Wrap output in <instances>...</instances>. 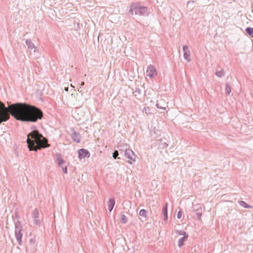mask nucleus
<instances>
[{"instance_id": "1", "label": "nucleus", "mask_w": 253, "mask_h": 253, "mask_svg": "<svg viewBox=\"0 0 253 253\" xmlns=\"http://www.w3.org/2000/svg\"><path fill=\"white\" fill-rule=\"evenodd\" d=\"M10 115L22 122L35 123L43 117L42 111L27 102L9 103L7 107L0 100V125L10 119Z\"/></svg>"}, {"instance_id": "2", "label": "nucleus", "mask_w": 253, "mask_h": 253, "mask_svg": "<svg viewBox=\"0 0 253 253\" xmlns=\"http://www.w3.org/2000/svg\"><path fill=\"white\" fill-rule=\"evenodd\" d=\"M26 142L28 148L30 151L37 152L38 150L49 148L50 144L48 139L43 136L38 129H35L27 135Z\"/></svg>"}, {"instance_id": "3", "label": "nucleus", "mask_w": 253, "mask_h": 253, "mask_svg": "<svg viewBox=\"0 0 253 253\" xmlns=\"http://www.w3.org/2000/svg\"><path fill=\"white\" fill-rule=\"evenodd\" d=\"M137 3V6L135 10V14L142 16H147L151 13V9L144 6L139 5L140 3Z\"/></svg>"}, {"instance_id": "4", "label": "nucleus", "mask_w": 253, "mask_h": 253, "mask_svg": "<svg viewBox=\"0 0 253 253\" xmlns=\"http://www.w3.org/2000/svg\"><path fill=\"white\" fill-rule=\"evenodd\" d=\"M56 162H57L58 166L59 167L61 168L62 170L64 173L67 174L68 171H67V166L65 165L66 163V161H64L62 158L61 155L60 154L57 153L56 154Z\"/></svg>"}, {"instance_id": "5", "label": "nucleus", "mask_w": 253, "mask_h": 253, "mask_svg": "<svg viewBox=\"0 0 253 253\" xmlns=\"http://www.w3.org/2000/svg\"><path fill=\"white\" fill-rule=\"evenodd\" d=\"M146 74L150 78L155 77L157 75L155 67L152 65H150L146 70Z\"/></svg>"}, {"instance_id": "6", "label": "nucleus", "mask_w": 253, "mask_h": 253, "mask_svg": "<svg viewBox=\"0 0 253 253\" xmlns=\"http://www.w3.org/2000/svg\"><path fill=\"white\" fill-rule=\"evenodd\" d=\"M89 152L85 149L81 148L78 150V158L82 159L85 158H89L90 157Z\"/></svg>"}, {"instance_id": "7", "label": "nucleus", "mask_w": 253, "mask_h": 253, "mask_svg": "<svg viewBox=\"0 0 253 253\" xmlns=\"http://www.w3.org/2000/svg\"><path fill=\"white\" fill-rule=\"evenodd\" d=\"M124 156L126 158L133 162L135 161L136 155L134 152L130 149H126L125 151Z\"/></svg>"}, {"instance_id": "8", "label": "nucleus", "mask_w": 253, "mask_h": 253, "mask_svg": "<svg viewBox=\"0 0 253 253\" xmlns=\"http://www.w3.org/2000/svg\"><path fill=\"white\" fill-rule=\"evenodd\" d=\"M23 229H16L15 230V236L16 239L19 245H21L22 243V238L23 237V234L22 231Z\"/></svg>"}, {"instance_id": "9", "label": "nucleus", "mask_w": 253, "mask_h": 253, "mask_svg": "<svg viewBox=\"0 0 253 253\" xmlns=\"http://www.w3.org/2000/svg\"><path fill=\"white\" fill-rule=\"evenodd\" d=\"M71 130L72 131L71 137L73 141L77 143H80L81 142V136L80 133L76 131L74 128H72Z\"/></svg>"}, {"instance_id": "10", "label": "nucleus", "mask_w": 253, "mask_h": 253, "mask_svg": "<svg viewBox=\"0 0 253 253\" xmlns=\"http://www.w3.org/2000/svg\"><path fill=\"white\" fill-rule=\"evenodd\" d=\"M168 203H166L163 207L162 209V214L164 216V220L167 221L168 218Z\"/></svg>"}, {"instance_id": "11", "label": "nucleus", "mask_w": 253, "mask_h": 253, "mask_svg": "<svg viewBox=\"0 0 253 253\" xmlns=\"http://www.w3.org/2000/svg\"><path fill=\"white\" fill-rule=\"evenodd\" d=\"M156 106L157 108L162 109L163 110H166V108L168 107V105L163 100L158 101Z\"/></svg>"}, {"instance_id": "12", "label": "nucleus", "mask_w": 253, "mask_h": 253, "mask_svg": "<svg viewBox=\"0 0 253 253\" xmlns=\"http://www.w3.org/2000/svg\"><path fill=\"white\" fill-rule=\"evenodd\" d=\"M26 44L27 45L28 48L32 49L34 48V52H35L37 51V47H36L34 43L32 42V40L29 39H27L26 41Z\"/></svg>"}, {"instance_id": "13", "label": "nucleus", "mask_w": 253, "mask_h": 253, "mask_svg": "<svg viewBox=\"0 0 253 253\" xmlns=\"http://www.w3.org/2000/svg\"><path fill=\"white\" fill-rule=\"evenodd\" d=\"M188 237V234H185L184 237H182L178 240V246L179 248H181L184 245V242L187 240Z\"/></svg>"}, {"instance_id": "14", "label": "nucleus", "mask_w": 253, "mask_h": 253, "mask_svg": "<svg viewBox=\"0 0 253 253\" xmlns=\"http://www.w3.org/2000/svg\"><path fill=\"white\" fill-rule=\"evenodd\" d=\"M115 204V200L114 198H111L109 199L108 202V210L111 212Z\"/></svg>"}, {"instance_id": "15", "label": "nucleus", "mask_w": 253, "mask_h": 253, "mask_svg": "<svg viewBox=\"0 0 253 253\" xmlns=\"http://www.w3.org/2000/svg\"><path fill=\"white\" fill-rule=\"evenodd\" d=\"M136 6H137V3H132L130 6V9L128 11V14L131 15H133V11L135 13V10L136 9Z\"/></svg>"}, {"instance_id": "16", "label": "nucleus", "mask_w": 253, "mask_h": 253, "mask_svg": "<svg viewBox=\"0 0 253 253\" xmlns=\"http://www.w3.org/2000/svg\"><path fill=\"white\" fill-rule=\"evenodd\" d=\"M139 215L144 218L145 220L147 218V211L145 209L141 210L139 212Z\"/></svg>"}, {"instance_id": "17", "label": "nucleus", "mask_w": 253, "mask_h": 253, "mask_svg": "<svg viewBox=\"0 0 253 253\" xmlns=\"http://www.w3.org/2000/svg\"><path fill=\"white\" fill-rule=\"evenodd\" d=\"M14 223L15 225V230L23 229L21 222L20 220H17L16 221H14Z\"/></svg>"}, {"instance_id": "18", "label": "nucleus", "mask_w": 253, "mask_h": 253, "mask_svg": "<svg viewBox=\"0 0 253 253\" xmlns=\"http://www.w3.org/2000/svg\"><path fill=\"white\" fill-rule=\"evenodd\" d=\"M183 56L185 60H186L188 62H190L191 59H190V51H187L184 52Z\"/></svg>"}, {"instance_id": "19", "label": "nucleus", "mask_w": 253, "mask_h": 253, "mask_svg": "<svg viewBox=\"0 0 253 253\" xmlns=\"http://www.w3.org/2000/svg\"><path fill=\"white\" fill-rule=\"evenodd\" d=\"M215 75L219 78H221L225 76V72L223 69H221L220 71H216L215 72Z\"/></svg>"}, {"instance_id": "20", "label": "nucleus", "mask_w": 253, "mask_h": 253, "mask_svg": "<svg viewBox=\"0 0 253 253\" xmlns=\"http://www.w3.org/2000/svg\"><path fill=\"white\" fill-rule=\"evenodd\" d=\"M245 31L251 37L253 38V28L247 27Z\"/></svg>"}, {"instance_id": "21", "label": "nucleus", "mask_w": 253, "mask_h": 253, "mask_svg": "<svg viewBox=\"0 0 253 253\" xmlns=\"http://www.w3.org/2000/svg\"><path fill=\"white\" fill-rule=\"evenodd\" d=\"M225 93L227 95H229L231 92V88L228 83L226 84V87L225 89Z\"/></svg>"}, {"instance_id": "22", "label": "nucleus", "mask_w": 253, "mask_h": 253, "mask_svg": "<svg viewBox=\"0 0 253 253\" xmlns=\"http://www.w3.org/2000/svg\"><path fill=\"white\" fill-rule=\"evenodd\" d=\"M239 204L242 207L245 208H250L252 206H250L248 204H247L245 201L241 200L239 201Z\"/></svg>"}, {"instance_id": "23", "label": "nucleus", "mask_w": 253, "mask_h": 253, "mask_svg": "<svg viewBox=\"0 0 253 253\" xmlns=\"http://www.w3.org/2000/svg\"><path fill=\"white\" fill-rule=\"evenodd\" d=\"M39 216V212L37 209H35L32 212V217L33 218H38Z\"/></svg>"}, {"instance_id": "24", "label": "nucleus", "mask_w": 253, "mask_h": 253, "mask_svg": "<svg viewBox=\"0 0 253 253\" xmlns=\"http://www.w3.org/2000/svg\"><path fill=\"white\" fill-rule=\"evenodd\" d=\"M127 217L124 214H122L121 217V222L123 224H126L127 222Z\"/></svg>"}, {"instance_id": "25", "label": "nucleus", "mask_w": 253, "mask_h": 253, "mask_svg": "<svg viewBox=\"0 0 253 253\" xmlns=\"http://www.w3.org/2000/svg\"><path fill=\"white\" fill-rule=\"evenodd\" d=\"M143 112H144L147 115L151 114V109L149 107H144V108L143 109Z\"/></svg>"}, {"instance_id": "26", "label": "nucleus", "mask_w": 253, "mask_h": 253, "mask_svg": "<svg viewBox=\"0 0 253 253\" xmlns=\"http://www.w3.org/2000/svg\"><path fill=\"white\" fill-rule=\"evenodd\" d=\"M119 154V152L117 150H115L114 152L112 154L113 158L114 159H120V157H118Z\"/></svg>"}, {"instance_id": "27", "label": "nucleus", "mask_w": 253, "mask_h": 253, "mask_svg": "<svg viewBox=\"0 0 253 253\" xmlns=\"http://www.w3.org/2000/svg\"><path fill=\"white\" fill-rule=\"evenodd\" d=\"M35 242H36V240H35V238L31 239L30 240V242H29L30 246H31V247H33L34 245V244H35Z\"/></svg>"}, {"instance_id": "28", "label": "nucleus", "mask_w": 253, "mask_h": 253, "mask_svg": "<svg viewBox=\"0 0 253 253\" xmlns=\"http://www.w3.org/2000/svg\"><path fill=\"white\" fill-rule=\"evenodd\" d=\"M176 232H178V234L179 235H183V237H184V235L188 234L184 231H182V230L177 231Z\"/></svg>"}, {"instance_id": "29", "label": "nucleus", "mask_w": 253, "mask_h": 253, "mask_svg": "<svg viewBox=\"0 0 253 253\" xmlns=\"http://www.w3.org/2000/svg\"><path fill=\"white\" fill-rule=\"evenodd\" d=\"M134 92L138 94L139 95H141V90L140 88L137 87L135 88V91L133 92V93H134Z\"/></svg>"}, {"instance_id": "30", "label": "nucleus", "mask_w": 253, "mask_h": 253, "mask_svg": "<svg viewBox=\"0 0 253 253\" xmlns=\"http://www.w3.org/2000/svg\"><path fill=\"white\" fill-rule=\"evenodd\" d=\"M34 222L35 224L39 225L41 224V221L38 218H34Z\"/></svg>"}, {"instance_id": "31", "label": "nucleus", "mask_w": 253, "mask_h": 253, "mask_svg": "<svg viewBox=\"0 0 253 253\" xmlns=\"http://www.w3.org/2000/svg\"><path fill=\"white\" fill-rule=\"evenodd\" d=\"M182 214V211H178L177 212V218L178 219H180L181 218Z\"/></svg>"}, {"instance_id": "32", "label": "nucleus", "mask_w": 253, "mask_h": 253, "mask_svg": "<svg viewBox=\"0 0 253 253\" xmlns=\"http://www.w3.org/2000/svg\"><path fill=\"white\" fill-rule=\"evenodd\" d=\"M19 217H20V216H19V215L17 213H16L15 214L14 217L13 216V221H15V219L19 220Z\"/></svg>"}, {"instance_id": "33", "label": "nucleus", "mask_w": 253, "mask_h": 253, "mask_svg": "<svg viewBox=\"0 0 253 253\" xmlns=\"http://www.w3.org/2000/svg\"><path fill=\"white\" fill-rule=\"evenodd\" d=\"M183 50L184 52L187 51H190L189 50L188 46L187 45H185L183 46Z\"/></svg>"}, {"instance_id": "34", "label": "nucleus", "mask_w": 253, "mask_h": 253, "mask_svg": "<svg viewBox=\"0 0 253 253\" xmlns=\"http://www.w3.org/2000/svg\"><path fill=\"white\" fill-rule=\"evenodd\" d=\"M161 145L163 148H167L168 146V144L165 142L162 143Z\"/></svg>"}, {"instance_id": "35", "label": "nucleus", "mask_w": 253, "mask_h": 253, "mask_svg": "<svg viewBox=\"0 0 253 253\" xmlns=\"http://www.w3.org/2000/svg\"><path fill=\"white\" fill-rule=\"evenodd\" d=\"M84 84V82H82L80 84V85H81L80 87L81 88V86H83Z\"/></svg>"}, {"instance_id": "36", "label": "nucleus", "mask_w": 253, "mask_h": 253, "mask_svg": "<svg viewBox=\"0 0 253 253\" xmlns=\"http://www.w3.org/2000/svg\"><path fill=\"white\" fill-rule=\"evenodd\" d=\"M127 163L129 164H132V162L130 161V160L129 161H127Z\"/></svg>"}]
</instances>
